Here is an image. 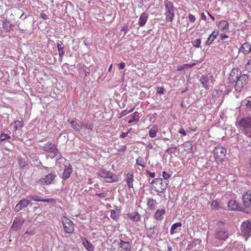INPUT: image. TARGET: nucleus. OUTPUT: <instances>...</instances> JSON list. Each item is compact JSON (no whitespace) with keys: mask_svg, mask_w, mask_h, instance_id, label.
Returning a JSON list of instances; mask_svg holds the SVG:
<instances>
[{"mask_svg":"<svg viewBox=\"0 0 251 251\" xmlns=\"http://www.w3.org/2000/svg\"><path fill=\"white\" fill-rule=\"evenodd\" d=\"M215 237L217 239L225 240L229 237L225 224L222 221H219L217 223V227L215 231Z\"/></svg>","mask_w":251,"mask_h":251,"instance_id":"f257e3e1","label":"nucleus"},{"mask_svg":"<svg viewBox=\"0 0 251 251\" xmlns=\"http://www.w3.org/2000/svg\"><path fill=\"white\" fill-rule=\"evenodd\" d=\"M42 150L45 152L52 153L53 156H50V158L56 157L57 159H60L62 157L61 153L57 149L56 146L51 142H48L42 147Z\"/></svg>","mask_w":251,"mask_h":251,"instance_id":"f03ea898","label":"nucleus"},{"mask_svg":"<svg viewBox=\"0 0 251 251\" xmlns=\"http://www.w3.org/2000/svg\"><path fill=\"white\" fill-rule=\"evenodd\" d=\"M238 125L241 127L248 137H251V118L244 117L238 122Z\"/></svg>","mask_w":251,"mask_h":251,"instance_id":"7ed1b4c3","label":"nucleus"},{"mask_svg":"<svg viewBox=\"0 0 251 251\" xmlns=\"http://www.w3.org/2000/svg\"><path fill=\"white\" fill-rule=\"evenodd\" d=\"M99 176L103 178L104 181L108 183L116 181L118 179L117 176L115 174L105 169H101L99 172Z\"/></svg>","mask_w":251,"mask_h":251,"instance_id":"20e7f679","label":"nucleus"},{"mask_svg":"<svg viewBox=\"0 0 251 251\" xmlns=\"http://www.w3.org/2000/svg\"><path fill=\"white\" fill-rule=\"evenodd\" d=\"M56 176V175L52 172L49 173L46 175L44 177L36 180V184L41 185H50L54 181Z\"/></svg>","mask_w":251,"mask_h":251,"instance_id":"39448f33","label":"nucleus"},{"mask_svg":"<svg viewBox=\"0 0 251 251\" xmlns=\"http://www.w3.org/2000/svg\"><path fill=\"white\" fill-rule=\"evenodd\" d=\"M61 220L64 231L68 234L72 233L75 229L73 222L66 217H63Z\"/></svg>","mask_w":251,"mask_h":251,"instance_id":"423d86ee","label":"nucleus"},{"mask_svg":"<svg viewBox=\"0 0 251 251\" xmlns=\"http://www.w3.org/2000/svg\"><path fill=\"white\" fill-rule=\"evenodd\" d=\"M165 15L167 20L172 22L174 18V6L170 1H166L165 3Z\"/></svg>","mask_w":251,"mask_h":251,"instance_id":"0eeeda50","label":"nucleus"},{"mask_svg":"<svg viewBox=\"0 0 251 251\" xmlns=\"http://www.w3.org/2000/svg\"><path fill=\"white\" fill-rule=\"evenodd\" d=\"M226 150L221 146H218L213 150L214 157L217 161H222L226 154Z\"/></svg>","mask_w":251,"mask_h":251,"instance_id":"6e6552de","label":"nucleus"},{"mask_svg":"<svg viewBox=\"0 0 251 251\" xmlns=\"http://www.w3.org/2000/svg\"><path fill=\"white\" fill-rule=\"evenodd\" d=\"M200 81L202 86L206 89L208 90L211 84L214 81V77L211 75H203L200 78Z\"/></svg>","mask_w":251,"mask_h":251,"instance_id":"1a4fd4ad","label":"nucleus"},{"mask_svg":"<svg viewBox=\"0 0 251 251\" xmlns=\"http://www.w3.org/2000/svg\"><path fill=\"white\" fill-rule=\"evenodd\" d=\"M25 220L22 217L15 218L12 226V228L16 231L21 229L23 224L25 223Z\"/></svg>","mask_w":251,"mask_h":251,"instance_id":"9d476101","label":"nucleus"},{"mask_svg":"<svg viewBox=\"0 0 251 251\" xmlns=\"http://www.w3.org/2000/svg\"><path fill=\"white\" fill-rule=\"evenodd\" d=\"M241 229L245 235H251V223L249 221L243 222L241 225Z\"/></svg>","mask_w":251,"mask_h":251,"instance_id":"9b49d317","label":"nucleus"},{"mask_svg":"<svg viewBox=\"0 0 251 251\" xmlns=\"http://www.w3.org/2000/svg\"><path fill=\"white\" fill-rule=\"evenodd\" d=\"M242 200L244 205L249 208H251V193L248 191L244 193L242 196Z\"/></svg>","mask_w":251,"mask_h":251,"instance_id":"f8f14e48","label":"nucleus"},{"mask_svg":"<svg viewBox=\"0 0 251 251\" xmlns=\"http://www.w3.org/2000/svg\"><path fill=\"white\" fill-rule=\"evenodd\" d=\"M30 202V200L23 199L16 204L15 207V210L18 212L22 208L26 207Z\"/></svg>","mask_w":251,"mask_h":251,"instance_id":"ddd939ff","label":"nucleus"},{"mask_svg":"<svg viewBox=\"0 0 251 251\" xmlns=\"http://www.w3.org/2000/svg\"><path fill=\"white\" fill-rule=\"evenodd\" d=\"M251 51V45L249 43H245L239 48L238 52L244 55L248 54Z\"/></svg>","mask_w":251,"mask_h":251,"instance_id":"4468645a","label":"nucleus"},{"mask_svg":"<svg viewBox=\"0 0 251 251\" xmlns=\"http://www.w3.org/2000/svg\"><path fill=\"white\" fill-rule=\"evenodd\" d=\"M229 209L231 210H240L241 207L240 205L236 201L231 200L229 201L227 204Z\"/></svg>","mask_w":251,"mask_h":251,"instance_id":"2eb2a0df","label":"nucleus"},{"mask_svg":"<svg viewBox=\"0 0 251 251\" xmlns=\"http://www.w3.org/2000/svg\"><path fill=\"white\" fill-rule=\"evenodd\" d=\"M236 78L237 80L235 86H238L240 85L241 87H243V83H246L248 80V76L246 74L240 75L239 77H236Z\"/></svg>","mask_w":251,"mask_h":251,"instance_id":"dca6fc26","label":"nucleus"},{"mask_svg":"<svg viewBox=\"0 0 251 251\" xmlns=\"http://www.w3.org/2000/svg\"><path fill=\"white\" fill-rule=\"evenodd\" d=\"M118 245L125 251H130L131 250V245L129 242H125L120 240Z\"/></svg>","mask_w":251,"mask_h":251,"instance_id":"f3484780","label":"nucleus"},{"mask_svg":"<svg viewBox=\"0 0 251 251\" xmlns=\"http://www.w3.org/2000/svg\"><path fill=\"white\" fill-rule=\"evenodd\" d=\"M72 173V167L70 165L65 166L64 172L62 174V178L64 180H66L70 176Z\"/></svg>","mask_w":251,"mask_h":251,"instance_id":"a211bd4d","label":"nucleus"},{"mask_svg":"<svg viewBox=\"0 0 251 251\" xmlns=\"http://www.w3.org/2000/svg\"><path fill=\"white\" fill-rule=\"evenodd\" d=\"M157 204V202L153 199L151 198H147V204L149 209L151 210H155Z\"/></svg>","mask_w":251,"mask_h":251,"instance_id":"6ab92c4d","label":"nucleus"},{"mask_svg":"<svg viewBox=\"0 0 251 251\" xmlns=\"http://www.w3.org/2000/svg\"><path fill=\"white\" fill-rule=\"evenodd\" d=\"M219 34V31L214 30L209 35L206 41V45L210 46Z\"/></svg>","mask_w":251,"mask_h":251,"instance_id":"aec40b11","label":"nucleus"},{"mask_svg":"<svg viewBox=\"0 0 251 251\" xmlns=\"http://www.w3.org/2000/svg\"><path fill=\"white\" fill-rule=\"evenodd\" d=\"M148 19V14L146 12H143L141 14L139 19L138 24L140 26H144L146 24L147 21Z\"/></svg>","mask_w":251,"mask_h":251,"instance_id":"412c9836","label":"nucleus"},{"mask_svg":"<svg viewBox=\"0 0 251 251\" xmlns=\"http://www.w3.org/2000/svg\"><path fill=\"white\" fill-rule=\"evenodd\" d=\"M82 244L88 251H94V246L91 242L88 241L86 238L82 239Z\"/></svg>","mask_w":251,"mask_h":251,"instance_id":"4be33fe9","label":"nucleus"},{"mask_svg":"<svg viewBox=\"0 0 251 251\" xmlns=\"http://www.w3.org/2000/svg\"><path fill=\"white\" fill-rule=\"evenodd\" d=\"M165 213V210L164 209H157L154 214V218L157 220L161 221L163 219V216Z\"/></svg>","mask_w":251,"mask_h":251,"instance_id":"5701e85b","label":"nucleus"},{"mask_svg":"<svg viewBox=\"0 0 251 251\" xmlns=\"http://www.w3.org/2000/svg\"><path fill=\"white\" fill-rule=\"evenodd\" d=\"M127 217L132 221L138 222L140 220V216L137 212H133L127 214Z\"/></svg>","mask_w":251,"mask_h":251,"instance_id":"b1692460","label":"nucleus"},{"mask_svg":"<svg viewBox=\"0 0 251 251\" xmlns=\"http://www.w3.org/2000/svg\"><path fill=\"white\" fill-rule=\"evenodd\" d=\"M2 28L6 32L10 31L12 28L11 24L10 23V22L6 19L3 20L2 22Z\"/></svg>","mask_w":251,"mask_h":251,"instance_id":"393cba45","label":"nucleus"},{"mask_svg":"<svg viewBox=\"0 0 251 251\" xmlns=\"http://www.w3.org/2000/svg\"><path fill=\"white\" fill-rule=\"evenodd\" d=\"M127 179H126V183L127 186L129 188H133V182L134 180L133 177L134 176L132 174L128 173L126 175Z\"/></svg>","mask_w":251,"mask_h":251,"instance_id":"a878e982","label":"nucleus"},{"mask_svg":"<svg viewBox=\"0 0 251 251\" xmlns=\"http://www.w3.org/2000/svg\"><path fill=\"white\" fill-rule=\"evenodd\" d=\"M110 213V217L111 218L117 221L119 218L120 210L117 209H116L115 210H111Z\"/></svg>","mask_w":251,"mask_h":251,"instance_id":"bb28decb","label":"nucleus"},{"mask_svg":"<svg viewBox=\"0 0 251 251\" xmlns=\"http://www.w3.org/2000/svg\"><path fill=\"white\" fill-rule=\"evenodd\" d=\"M181 226H182V224L180 222H178V223L174 224L171 227V230H170L171 234L173 235L175 233L178 232L179 231V230L177 231V230H176V229L180 227Z\"/></svg>","mask_w":251,"mask_h":251,"instance_id":"cd10ccee","label":"nucleus"},{"mask_svg":"<svg viewBox=\"0 0 251 251\" xmlns=\"http://www.w3.org/2000/svg\"><path fill=\"white\" fill-rule=\"evenodd\" d=\"M62 42L60 41H58L57 42V46L58 48V54L59 58H62L63 56L64 55V51L63 50V47H62Z\"/></svg>","mask_w":251,"mask_h":251,"instance_id":"c85d7f7f","label":"nucleus"},{"mask_svg":"<svg viewBox=\"0 0 251 251\" xmlns=\"http://www.w3.org/2000/svg\"><path fill=\"white\" fill-rule=\"evenodd\" d=\"M160 185L159 189H156L155 187H154V190L158 193V195H159V193H162L167 189L168 183L166 181H162V183H161Z\"/></svg>","mask_w":251,"mask_h":251,"instance_id":"c756f323","label":"nucleus"},{"mask_svg":"<svg viewBox=\"0 0 251 251\" xmlns=\"http://www.w3.org/2000/svg\"><path fill=\"white\" fill-rule=\"evenodd\" d=\"M158 130V128L157 126L154 125L149 131V136L152 138L155 137L156 135V133L157 132Z\"/></svg>","mask_w":251,"mask_h":251,"instance_id":"7c9ffc66","label":"nucleus"},{"mask_svg":"<svg viewBox=\"0 0 251 251\" xmlns=\"http://www.w3.org/2000/svg\"><path fill=\"white\" fill-rule=\"evenodd\" d=\"M13 125L15 130H20L24 126L23 122L18 120L15 121L14 123H12L11 125V126Z\"/></svg>","mask_w":251,"mask_h":251,"instance_id":"2f4dec72","label":"nucleus"},{"mask_svg":"<svg viewBox=\"0 0 251 251\" xmlns=\"http://www.w3.org/2000/svg\"><path fill=\"white\" fill-rule=\"evenodd\" d=\"M195 65V63L185 64H183L182 65H180L177 67V71H179V72L182 71L184 70L185 69H187L188 68L193 67Z\"/></svg>","mask_w":251,"mask_h":251,"instance_id":"473e14b6","label":"nucleus"},{"mask_svg":"<svg viewBox=\"0 0 251 251\" xmlns=\"http://www.w3.org/2000/svg\"><path fill=\"white\" fill-rule=\"evenodd\" d=\"M219 26L222 30H227L229 27V23L225 20H222L219 23Z\"/></svg>","mask_w":251,"mask_h":251,"instance_id":"72a5a7b5","label":"nucleus"},{"mask_svg":"<svg viewBox=\"0 0 251 251\" xmlns=\"http://www.w3.org/2000/svg\"><path fill=\"white\" fill-rule=\"evenodd\" d=\"M138 113L137 112H135L133 113L131 116V117L130 120H128V123L131 124L133 122H137L138 121Z\"/></svg>","mask_w":251,"mask_h":251,"instance_id":"f704fd0d","label":"nucleus"},{"mask_svg":"<svg viewBox=\"0 0 251 251\" xmlns=\"http://www.w3.org/2000/svg\"><path fill=\"white\" fill-rule=\"evenodd\" d=\"M70 123L72 127L76 131H79L80 129L81 126L75 122V121H71Z\"/></svg>","mask_w":251,"mask_h":251,"instance_id":"c9c22d12","label":"nucleus"},{"mask_svg":"<svg viewBox=\"0 0 251 251\" xmlns=\"http://www.w3.org/2000/svg\"><path fill=\"white\" fill-rule=\"evenodd\" d=\"M136 164L145 168L144 161L143 158L141 157H138L136 160Z\"/></svg>","mask_w":251,"mask_h":251,"instance_id":"e433bc0d","label":"nucleus"},{"mask_svg":"<svg viewBox=\"0 0 251 251\" xmlns=\"http://www.w3.org/2000/svg\"><path fill=\"white\" fill-rule=\"evenodd\" d=\"M28 198L30 199L29 200L34 201H43V200L41 199V197L35 195H29L28 196Z\"/></svg>","mask_w":251,"mask_h":251,"instance_id":"4c0bfd02","label":"nucleus"},{"mask_svg":"<svg viewBox=\"0 0 251 251\" xmlns=\"http://www.w3.org/2000/svg\"><path fill=\"white\" fill-rule=\"evenodd\" d=\"M244 103L248 109L251 110V97H249L245 100Z\"/></svg>","mask_w":251,"mask_h":251,"instance_id":"58836bf2","label":"nucleus"},{"mask_svg":"<svg viewBox=\"0 0 251 251\" xmlns=\"http://www.w3.org/2000/svg\"><path fill=\"white\" fill-rule=\"evenodd\" d=\"M18 164L21 167H24L27 164L25 159L21 157L18 158Z\"/></svg>","mask_w":251,"mask_h":251,"instance_id":"ea45409f","label":"nucleus"},{"mask_svg":"<svg viewBox=\"0 0 251 251\" xmlns=\"http://www.w3.org/2000/svg\"><path fill=\"white\" fill-rule=\"evenodd\" d=\"M0 138L1 141H4L6 139H10V136L3 132H1L0 135Z\"/></svg>","mask_w":251,"mask_h":251,"instance_id":"a19ab883","label":"nucleus"},{"mask_svg":"<svg viewBox=\"0 0 251 251\" xmlns=\"http://www.w3.org/2000/svg\"><path fill=\"white\" fill-rule=\"evenodd\" d=\"M176 146L172 147H170V148H168V149H167L165 151V152L169 154H171L172 153H175L176 152Z\"/></svg>","mask_w":251,"mask_h":251,"instance_id":"79ce46f5","label":"nucleus"},{"mask_svg":"<svg viewBox=\"0 0 251 251\" xmlns=\"http://www.w3.org/2000/svg\"><path fill=\"white\" fill-rule=\"evenodd\" d=\"M134 107L131 108L130 110H127L126 109L124 110L121 113V117L125 116L129 113H130L133 111Z\"/></svg>","mask_w":251,"mask_h":251,"instance_id":"37998d69","label":"nucleus"},{"mask_svg":"<svg viewBox=\"0 0 251 251\" xmlns=\"http://www.w3.org/2000/svg\"><path fill=\"white\" fill-rule=\"evenodd\" d=\"M211 207L212 209H217L219 207V203L217 201H214L211 202Z\"/></svg>","mask_w":251,"mask_h":251,"instance_id":"c03bdc74","label":"nucleus"},{"mask_svg":"<svg viewBox=\"0 0 251 251\" xmlns=\"http://www.w3.org/2000/svg\"><path fill=\"white\" fill-rule=\"evenodd\" d=\"M201 43V40L200 39H197L194 41V46L197 48H199L200 47Z\"/></svg>","mask_w":251,"mask_h":251,"instance_id":"a18cd8bd","label":"nucleus"},{"mask_svg":"<svg viewBox=\"0 0 251 251\" xmlns=\"http://www.w3.org/2000/svg\"><path fill=\"white\" fill-rule=\"evenodd\" d=\"M183 146L185 148H187L188 150H191L193 147L192 144L189 142H185L183 144Z\"/></svg>","mask_w":251,"mask_h":251,"instance_id":"49530a36","label":"nucleus"},{"mask_svg":"<svg viewBox=\"0 0 251 251\" xmlns=\"http://www.w3.org/2000/svg\"><path fill=\"white\" fill-rule=\"evenodd\" d=\"M35 234V231L34 229L28 228L25 232V234H28L30 235H33Z\"/></svg>","mask_w":251,"mask_h":251,"instance_id":"de8ad7c7","label":"nucleus"},{"mask_svg":"<svg viewBox=\"0 0 251 251\" xmlns=\"http://www.w3.org/2000/svg\"><path fill=\"white\" fill-rule=\"evenodd\" d=\"M245 69L249 72H251V59L245 65Z\"/></svg>","mask_w":251,"mask_h":251,"instance_id":"09e8293b","label":"nucleus"},{"mask_svg":"<svg viewBox=\"0 0 251 251\" xmlns=\"http://www.w3.org/2000/svg\"><path fill=\"white\" fill-rule=\"evenodd\" d=\"M156 95H162L164 93L165 89L163 87L157 88Z\"/></svg>","mask_w":251,"mask_h":251,"instance_id":"8fccbe9b","label":"nucleus"},{"mask_svg":"<svg viewBox=\"0 0 251 251\" xmlns=\"http://www.w3.org/2000/svg\"><path fill=\"white\" fill-rule=\"evenodd\" d=\"M156 227L155 226H153L152 228H150V229H149V231H151V230H153L152 233H152V235H151V236H152H152H154V234H155V235H157V233H158V231H157V230H156Z\"/></svg>","mask_w":251,"mask_h":251,"instance_id":"3c124183","label":"nucleus"},{"mask_svg":"<svg viewBox=\"0 0 251 251\" xmlns=\"http://www.w3.org/2000/svg\"><path fill=\"white\" fill-rule=\"evenodd\" d=\"M188 18H189V21L191 23H194L196 21V18H195V16L191 14H189Z\"/></svg>","mask_w":251,"mask_h":251,"instance_id":"603ef678","label":"nucleus"},{"mask_svg":"<svg viewBox=\"0 0 251 251\" xmlns=\"http://www.w3.org/2000/svg\"><path fill=\"white\" fill-rule=\"evenodd\" d=\"M83 126L85 128L92 130L93 127H94V125L93 124L91 123L89 124L84 125Z\"/></svg>","mask_w":251,"mask_h":251,"instance_id":"864d4df0","label":"nucleus"},{"mask_svg":"<svg viewBox=\"0 0 251 251\" xmlns=\"http://www.w3.org/2000/svg\"><path fill=\"white\" fill-rule=\"evenodd\" d=\"M96 195L100 198H103L106 196L107 193L106 192H102L101 193H97V194H96Z\"/></svg>","mask_w":251,"mask_h":251,"instance_id":"5fc2aeb1","label":"nucleus"},{"mask_svg":"<svg viewBox=\"0 0 251 251\" xmlns=\"http://www.w3.org/2000/svg\"><path fill=\"white\" fill-rule=\"evenodd\" d=\"M163 178L165 179H167L169 178L170 176V175L166 172H163L162 173Z\"/></svg>","mask_w":251,"mask_h":251,"instance_id":"6e6d98bb","label":"nucleus"},{"mask_svg":"<svg viewBox=\"0 0 251 251\" xmlns=\"http://www.w3.org/2000/svg\"><path fill=\"white\" fill-rule=\"evenodd\" d=\"M220 37L222 41H224L227 38L228 36L226 34H221Z\"/></svg>","mask_w":251,"mask_h":251,"instance_id":"4d7b16f0","label":"nucleus"},{"mask_svg":"<svg viewBox=\"0 0 251 251\" xmlns=\"http://www.w3.org/2000/svg\"><path fill=\"white\" fill-rule=\"evenodd\" d=\"M162 181H163V179L161 178H156L155 181H156L155 184L156 185H158V184L160 185V184H161V183H162Z\"/></svg>","mask_w":251,"mask_h":251,"instance_id":"13d9d810","label":"nucleus"},{"mask_svg":"<svg viewBox=\"0 0 251 251\" xmlns=\"http://www.w3.org/2000/svg\"><path fill=\"white\" fill-rule=\"evenodd\" d=\"M178 133L182 134L183 136L186 135V132L183 128H180L178 130Z\"/></svg>","mask_w":251,"mask_h":251,"instance_id":"bf43d9fd","label":"nucleus"},{"mask_svg":"<svg viewBox=\"0 0 251 251\" xmlns=\"http://www.w3.org/2000/svg\"><path fill=\"white\" fill-rule=\"evenodd\" d=\"M119 69L120 70H122L125 67V64L124 62H121L118 64Z\"/></svg>","mask_w":251,"mask_h":251,"instance_id":"052dcab7","label":"nucleus"},{"mask_svg":"<svg viewBox=\"0 0 251 251\" xmlns=\"http://www.w3.org/2000/svg\"><path fill=\"white\" fill-rule=\"evenodd\" d=\"M126 146H122L120 149H117L118 151H121V152H124L126 151Z\"/></svg>","mask_w":251,"mask_h":251,"instance_id":"680f3d73","label":"nucleus"},{"mask_svg":"<svg viewBox=\"0 0 251 251\" xmlns=\"http://www.w3.org/2000/svg\"><path fill=\"white\" fill-rule=\"evenodd\" d=\"M143 144H145L146 146V147L147 148H148L149 149H152L153 148L152 145L150 142H148L146 144H145V143H143Z\"/></svg>","mask_w":251,"mask_h":251,"instance_id":"e2e57ef3","label":"nucleus"},{"mask_svg":"<svg viewBox=\"0 0 251 251\" xmlns=\"http://www.w3.org/2000/svg\"><path fill=\"white\" fill-rule=\"evenodd\" d=\"M147 174L149 175V176L153 178L155 176V173H151L149 171H147Z\"/></svg>","mask_w":251,"mask_h":251,"instance_id":"0e129e2a","label":"nucleus"},{"mask_svg":"<svg viewBox=\"0 0 251 251\" xmlns=\"http://www.w3.org/2000/svg\"><path fill=\"white\" fill-rule=\"evenodd\" d=\"M128 132H122V134L120 135V138H125L126 137L128 134Z\"/></svg>","mask_w":251,"mask_h":251,"instance_id":"69168bd1","label":"nucleus"},{"mask_svg":"<svg viewBox=\"0 0 251 251\" xmlns=\"http://www.w3.org/2000/svg\"><path fill=\"white\" fill-rule=\"evenodd\" d=\"M40 17H41V18H42V19H45V20L47 19L48 18L47 15L46 14L43 13H41L40 14Z\"/></svg>","mask_w":251,"mask_h":251,"instance_id":"338daca9","label":"nucleus"},{"mask_svg":"<svg viewBox=\"0 0 251 251\" xmlns=\"http://www.w3.org/2000/svg\"><path fill=\"white\" fill-rule=\"evenodd\" d=\"M201 19H202L204 21H206V17L204 13H202L201 14Z\"/></svg>","mask_w":251,"mask_h":251,"instance_id":"774afa93","label":"nucleus"}]
</instances>
